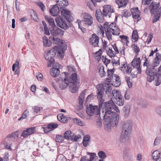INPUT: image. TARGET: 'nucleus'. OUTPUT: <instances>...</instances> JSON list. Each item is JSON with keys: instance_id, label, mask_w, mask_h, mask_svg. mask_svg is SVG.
I'll list each match as a JSON object with an SVG mask.
<instances>
[{"instance_id": "nucleus-33", "label": "nucleus", "mask_w": 161, "mask_h": 161, "mask_svg": "<svg viewBox=\"0 0 161 161\" xmlns=\"http://www.w3.org/2000/svg\"><path fill=\"white\" fill-rule=\"evenodd\" d=\"M99 75L101 77H104L106 75V73L104 70V67L103 66H101L99 68L98 71Z\"/></svg>"}, {"instance_id": "nucleus-30", "label": "nucleus", "mask_w": 161, "mask_h": 161, "mask_svg": "<svg viewBox=\"0 0 161 161\" xmlns=\"http://www.w3.org/2000/svg\"><path fill=\"white\" fill-rule=\"evenodd\" d=\"M159 54L160 55L159 53H157L156 54V57L154 59L153 62V67H157L159 64L160 59L158 56V55H159Z\"/></svg>"}, {"instance_id": "nucleus-7", "label": "nucleus", "mask_w": 161, "mask_h": 161, "mask_svg": "<svg viewBox=\"0 0 161 161\" xmlns=\"http://www.w3.org/2000/svg\"><path fill=\"white\" fill-rule=\"evenodd\" d=\"M100 108L97 106H93L92 104L86 107V112L88 115L92 116L93 115H98L100 114Z\"/></svg>"}, {"instance_id": "nucleus-36", "label": "nucleus", "mask_w": 161, "mask_h": 161, "mask_svg": "<svg viewBox=\"0 0 161 161\" xmlns=\"http://www.w3.org/2000/svg\"><path fill=\"white\" fill-rule=\"evenodd\" d=\"M160 153L159 151L156 150L154 151L152 154V156L153 158L154 159L156 160L158 158H160Z\"/></svg>"}, {"instance_id": "nucleus-35", "label": "nucleus", "mask_w": 161, "mask_h": 161, "mask_svg": "<svg viewBox=\"0 0 161 161\" xmlns=\"http://www.w3.org/2000/svg\"><path fill=\"white\" fill-rule=\"evenodd\" d=\"M52 36V39L53 40L51 41L52 44L53 43L54 44H56L57 45H59L60 43V39L58 38V37Z\"/></svg>"}, {"instance_id": "nucleus-48", "label": "nucleus", "mask_w": 161, "mask_h": 161, "mask_svg": "<svg viewBox=\"0 0 161 161\" xmlns=\"http://www.w3.org/2000/svg\"><path fill=\"white\" fill-rule=\"evenodd\" d=\"M32 109L34 112L38 114L41 110L43 109V108L42 107H38L37 106H35L32 107Z\"/></svg>"}, {"instance_id": "nucleus-13", "label": "nucleus", "mask_w": 161, "mask_h": 161, "mask_svg": "<svg viewBox=\"0 0 161 161\" xmlns=\"http://www.w3.org/2000/svg\"><path fill=\"white\" fill-rule=\"evenodd\" d=\"M103 13L104 14V16H108L109 18L111 17V13L114 12L113 9L111 8V6L110 5H105L103 7Z\"/></svg>"}, {"instance_id": "nucleus-41", "label": "nucleus", "mask_w": 161, "mask_h": 161, "mask_svg": "<svg viewBox=\"0 0 161 161\" xmlns=\"http://www.w3.org/2000/svg\"><path fill=\"white\" fill-rule=\"evenodd\" d=\"M58 124L56 123H51L48 124L47 126L48 127V128L51 130V131L52 130H54L57 128L58 127Z\"/></svg>"}, {"instance_id": "nucleus-49", "label": "nucleus", "mask_w": 161, "mask_h": 161, "mask_svg": "<svg viewBox=\"0 0 161 161\" xmlns=\"http://www.w3.org/2000/svg\"><path fill=\"white\" fill-rule=\"evenodd\" d=\"M108 49L109 50H107L108 55L111 58L114 57L115 54L114 51L112 50V48L111 49L110 48H108Z\"/></svg>"}, {"instance_id": "nucleus-19", "label": "nucleus", "mask_w": 161, "mask_h": 161, "mask_svg": "<svg viewBox=\"0 0 161 161\" xmlns=\"http://www.w3.org/2000/svg\"><path fill=\"white\" fill-rule=\"evenodd\" d=\"M53 39H52V36H50L48 38L46 36H44L42 37V42L44 46L46 47H49L52 45V41Z\"/></svg>"}, {"instance_id": "nucleus-2", "label": "nucleus", "mask_w": 161, "mask_h": 161, "mask_svg": "<svg viewBox=\"0 0 161 161\" xmlns=\"http://www.w3.org/2000/svg\"><path fill=\"white\" fill-rule=\"evenodd\" d=\"M57 53L58 56L61 58H64V52L62 48H61L58 46H54L51 50L48 51L46 54L44 55V56L45 59L48 61L47 65L48 67H51L52 63L55 62L54 58Z\"/></svg>"}, {"instance_id": "nucleus-20", "label": "nucleus", "mask_w": 161, "mask_h": 161, "mask_svg": "<svg viewBox=\"0 0 161 161\" xmlns=\"http://www.w3.org/2000/svg\"><path fill=\"white\" fill-rule=\"evenodd\" d=\"M59 10L58 5L56 4L50 9V12L53 16H56L59 13Z\"/></svg>"}, {"instance_id": "nucleus-56", "label": "nucleus", "mask_w": 161, "mask_h": 161, "mask_svg": "<svg viewBox=\"0 0 161 161\" xmlns=\"http://www.w3.org/2000/svg\"><path fill=\"white\" fill-rule=\"evenodd\" d=\"M50 25V30L51 29H53L56 28V25L53 19H52V20L49 23Z\"/></svg>"}, {"instance_id": "nucleus-47", "label": "nucleus", "mask_w": 161, "mask_h": 161, "mask_svg": "<svg viewBox=\"0 0 161 161\" xmlns=\"http://www.w3.org/2000/svg\"><path fill=\"white\" fill-rule=\"evenodd\" d=\"M131 47L133 48L134 51L135 52L136 55H137L140 51L139 47L135 44H132Z\"/></svg>"}, {"instance_id": "nucleus-23", "label": "nucleus", "mask_w": 161, "mask_h": 161, "mask_svg": "<svg viewBox=\"0 0 161 161\" xmlns=\"http://www.w3.org/2000/svg\"><path fill=\"white\" fill-rule=\"evenodd\" d=\"M60 71L59 69L55 67L51 68L50 71V73L51 76L53 77H56L59 75Z\"/></svg>"}, {"instance_id": "nucleus-29", "label": "nucleus", "mask_w": 161, "mask_h": 161, "mask_svg": "<svg viewBox=\"0 0 161 161\" xmlns=\"http://www.w3.org/2000/svg\"><path fill=\"white\" fill-rule=\"evenodd\" d=\"M115 2L119 8L125 7L127 2V0H115Z\"/></svg>"}, {"instance_id": "nucleus-60", "label": "nucleus", "mask_w": 161, "mask_h": 161, "mask_svg": "<svg viewBox=\"0 0 161 161\" xmlns=\"http://www.w3.org/2000/svg\"><path fill=\"white\" fill-rule=\"evenodd\" d=\"M84 99L79 98V104L78 106V109L79 110H81L83 108V104Z\"/></svg>"}, {"instance_id": "nucleus-27", "label": "nucleus", "mask_w": 161, "mask_h": 161, "mask_svg": "<svg viewBox=\"0 0 161 161\" xmlns=\"http://www.w3.org/2000/svg\"><path fill=\"white\" fill-rule=\"evenodd\" d=\"M57 117L58 120L62 123H66L68 122L67 118L64 116L63 114H59L57 115Z\"/></svg>"}, {"instance_id": "nucleus-28", "label": "nucleus", "mask_w": 161, "mask_h": 161, "mask_svg": "<svg viewBox=\"0 0 161 161\" xmlns=\"http://www.w3.org/2000/svg\"><path fill=\"white\" fill-rule=\"evenodd\" d=\"M130 106L129 105L125 106L123 109V114L125 118H127L129 114Z\"/></svg>"}, {"instance_id": "nucleus-15", "label": "nucleus", "mask_w": 161, "mask_h": 161, "mask_svg": "<svg viewBox=\"0 0 161 161\" xmlns=\"http://www.w3.org/2000/svg\"><path fill=\"white\" fill-rule=\"evenodd\" d=\"M99 37L95 34H93L89 39L90 42L94 47L98 46Z\"/></svg>"}, {"instance_id": "nucleus-37", "label": "nucleus", "mask_w": 161, "mask_h": 161, "mask_svg": "<svg viewBox=\"0 0 161 161\" xmlns=\"http://www.w3.org/2000/svg\"><path fill=\"white\" fill-rule=\"evenodd\" d=\"M122 97L116 99L115 100H114L115 103L119 106H122L124 104L123 99L122 98Z\"/></svg>"}, {"instance_id": "nucleus-24", "label": "nucleus", "mask_w": 161, "mask_h": 161, "mask_svg": "<svg viewBox=\"0 0 161 161\" xmlns=\"http://www.w3.org/2000/svg\"><path fill=\"white\" fill-rule=\"evenodd\" d=\"M141 63V60L140 58H134L131 63V65L134 68H137L140 66Z\"/></svg>"}, {"instance_id": "nucleus-57", "label": "nucleus", "mask_w": 161, "mask_h": 161, "mask_svg": "<svg viewBox=\"0 0 161 161\" xmlns=\"http://www.w3.org/2000/svg\"><path fill=\"white\" fill-rule=\"evenodd\" d=\"M36 4L38 6H39V7L41 8L42 11H44V10L45 9V7L44 4L42 2L40 1H38L36 3Z\"/></svg>"}, {"instance_id": "nucleus-64", "label": "nucleus", "mask_w": 161, "mask_h": 161, "mask_svg": "<svg viewBox=\"0 0 161 161\" xmlns=\"http://www.w3.org/2000/svg\"><path fill=\"white\" fill-rule=\"evenodd\" d=\"M8 153L6 152L5 153L4 156L3 157V160L4 161H8Z\"/></svg>"}, {"instance_id": "nucleus-6", "label": "nucleus", "mask_w": 161, "mask_h": 161, "mask_svg": "<svg viewBox=\"0 0 161 161\" xmlns=\"http://www.w3.org/2000/svg\"><path fill=\"white\" fill-rule=\"evenodd\" d=\"M131 128V125L129 124L125 123L124 125L122 128V131L120 138L121 142H125L128 140Z\"/></svg>"}, {"instance_id": "nucleus-11", "label": "nucleus", "mask_w": 161, "mask_h": 161, "mask_svg": "<svg viewBox=\"0 0 161 161\" xmlns=\"http://www.w3.org/2000/svg\"><path fill=\"white\" fill-rule=\"evenodd\" d=\"M55 20L57 25L60 28L66 30L69 28V26L67 24L66 20L61 16L57 17Z\"/></svg>"}, {"instance_id": "nucleus-50", "label": "nucleus", "mask_w": 161, "mask_h": 161, "mask_svg": "<svg viewBox=\"0 0 161 161\" xmlns=\"http://www.w3.org/2000/svg\"><path fill=\"white\" fill-rule=\"evenodd\" d=\"M102 122L100 117L98 118L97 119L96 125L97 127L100 129L101 127Z\"/></svg>"}, {"instance_id": "nucleus-34", "label": "nucleus", "mask_w": 161, "mask_h": 161, "mask_svg": "<svg viewBox=\"0 0 161 161\" xmlns=\"http://www.w3.org/2000/svg\"><path fill=\"white\" fill-rule=\"evenodd\" d=\"M122 17H125L128 18V17L130 16L131 15V13L128 10L125 9L122 12Z\"/></svg>"}, {"instance_id": "nucleus-45", "label": "nucleus", "mask_w": 161, "mask_h": 161, "mask_svg": "<svg viewBox=\"0 0 161 161\" xmlns=\"http://www.w3.org/2000/svg\"><path fill=\"white\" fill-rule=\"evenodd\" d=\"M99 157L102 159L106 158L107 157L105 152L103 151H100L98 153Z\"/></svg>"}, {"instance_id": "nucleus-44", "label": "nucleus", "mask_w": 161, "mask_h": 161, "mask_svg": "<svg viewBox=\"0 0 161 161\" xmlns=\"http://www.w3.org/2000/svg\"><path fill=\"white\" fill-rule=\"evenodd\" d=\"M128 151L129 149L126 148L124 149L123 151V157L126 160L127 159L129 156V153L128 152Z\"/></svg>"}, {"instance_id": "nucleus-61", "label": "nucleus", "mask_w": 161, "mask_h": 161, "mask_svg": "<svg viewBox=\"0 0 161 161\" xmlns=\"http://www.w3.org/2000/svg\"><path fill=\"white\" fill-rule=\"evenodd\" d=\"M153 37V34L152 33H150L148 35V37L147 39L146 42L147 44H148L151 42Z\"/></svg>"}, {"instance_id": "nucleus-51", "label": "nucleus", "mask_w": 161, "mask_h": 161, "mask_svg": "<svg viewBox=\"0 0 161 161\" xmlns=\"http://www.w3.org/2000/svg\"><path fill=\"white\" fill-rule=\"evenodd\" d=\"M83 19L82 21L87 19H91L92 17L88 13H84L82 14V15Z\"/></svg>"}, {"instance_id": "nucleus-14", "label": "nucleus", "mask_w": 161, "mask_h": 161, "mask_svg": "<svg viewBox=\"0 0 161 161\" xmlns=\"http://www.w3.org/2000/svg\"><path fill=\"white\" fill-rule=\"evenodd\" d=\"M55 29H51L50 30L52 36L57 37L58 36H63L64 35V31L57 27Z\"/></svg>"}, {"instance_id": "nucleus-9", "label": "nucleus", "mask_w": 161, "mask_h": 161, "mask_svg": "<svg viewBox=\"0 0 161 161\" xmlns=\"http://www.w3.org/2000/svg\"><path fill=\"white\" fill-rule=\"evenodd\" d=\"M97 90V96L98 100V103L103 102L105 101L104 97V88L102 84H99L96 86Z\"/></svg>"}, {"instance_id": "nucleus-10", "label": "nucleus", "mask_w": 161, "mask_h": 161, "mask_svg": "<svg viewBox=\"0 0 161 161\" xmlns=\"http://www.w3.org/2000/svg\"><path fill=\"white\" fill-rule=\"evenodd\" d=\"M66 6H62L60 7V10L61 14L63 15L65 19L69 22H70L73 19L71 12L65 8Z\"/></svg>"}, {"instance_id": "nucleus-53", "label": "nucleus", "mask_w": 161, "mask_h": 161, "mask_svg": "<svg viewBox=\"0 0 161 161\" xmlns=\"http://www.w3.org/2000/svg\"><path fill=\"white\" fill-rule=\"evenodd\" d=\"M119 37L121 38V41L123 43H125L127 39H128V37L127 36L124 35H120Z\"/></svg>"}, {"instance_id": "nucleus-63", "label": "nucleus", "mask_w": 161, "mask_h": 161, "mask_svg": "<svg viewBox=\"0 0 161 161\" xmlns=\"http://www.w3.org/2000/svg\"><path fill=\"white\" fill-rule=\"evenodd\" d=\"M112 34L113 35H119L120 34L119 29L117 28L115 30H114V31H112Z\"/></svg>"}, {"instance_id": "nucleus-32", "label": "nucleus", "mask_w": 161, "mask_h": 161, "mask_svg": "<svg viewBox=\"0 0 161 161\" xmlns=\"http://www.w3.org/2000/svg\"><path fill=\"white\" fill-rule=\"evenodd\" d=\"M60 7L62 6H67L68 5V2L67 0H56Z\"/></svg>"}, {"instance_id": "nucleus-17", "label": "nucleus", "mask_w": 161, "mask_h": 161, "mask_svg": "<svg viewBox=\"0 0 161 161\" xmlns=\"http://www.w3.org/2000/svg\"><path fill=\"white\" fill-rule=\"evenodd\" d=\"M86 154L87 155L90 156V158L87 159V156H84L81 158L80 161H92L95 158H96V159L98 158L97 156H96V154L95 153L87 152Z\"/></svg>"}, {"instance_id": "nucleus-43", "label": "nucleus", "mask_w": 161, "mask_h": 161, "mask_svg": "<svg viewBox=\"0 0 161 161\" xmlns=\"http://www.w3.org/2000/svg\"><path fill=\"white\" fill-rule=\"evenodd\" d=\"M84 23L86 25H88V26L91 25L93 23V18H91V19H87L83 21Z\"/></svg>"}, {"instance_id": "nucleus-54", "label": "nucleus", "mask_w": 161, "mask_h": 161, "mask_svg": "<svg viewBox=\"0 0 161 161\" xmlns=\"http://www.w3.org/2000/svg\"><path fill=\"white\" fill-rule=\"evenodd\" d=\"M112 31L110 30L105 31L107 37L109 41L112 40Z\"/></svg>"}, {"instance_id": "nucleus-16", "label": "nucleus", "mask_w": 161, "mask_h": 161, "mask_svg": "<svg viewBox=\"0 0 161 161\" xmlns=\"http://www.w3.org/2000/svg\"><path fill=\"white\" fill-rule=\"evenodd\" d=\"M131 12L133 18L137 19V22H138L141 19L140 17V12L139 10L137 7L132 8Z\"/></svg>"}, {"instance_id": "nucleus-55", "label": "nucleus", "mask_w": 161, "mask_h": 161, "mask_svg": "<svg viewBox=\"0 0 161 161\" xmlns=\"http://www.w3.org/2000/svg\"><path fill=\"white\" fill-rule=\"evenodd\" d=\"M116 24L115 23L112 22L108 26L109 30L114 31V29L113 28H116Z\"/></svg>"}, {"instance_id": "nucleus-38", "label": "nucleus", "mask_w": 161, "mask_h": 161, "mask_svg": "<svg viewBox=\"0 0 161 161\" xmlns=\"http://www.w3.org/2000/svg\"><path fill=\"white\" fill-rule=\"evenodd\" d=\"M122 97L116 99L115 100H114L115 103L119 106H122L124 104L123 99L122 98Z\"/></svg>"}, {"instance_id": "nucleus-5", "label": "nucleus", "mask_w": 161, "mask_h": 161, "mask_svg": "<svg viewBox=\"0 0 161 161\" xmlns=\"http://www.w3.org/2000/svg\"><path fill=\"white\" fill-rule=\"evenodd\" d=\"M104 119V124L106 127L110 126L112 124L116 125L119 120V116L118 114L116 113H113V114L111 116L107 115L105 117L103 116Z\"/></svg>"}, {"instance_id": "nucleus-8", "label": "nucleus", "mask_w": 161, "mask_h": 161, "mask_svg": "<svg viewBox=\"0 0 161 161\" xmlns=\"http://www.w3.org/2000/svg\"><path fill=\"white\" fill-rule=\"evenodd\" d=\"M150 63H147L146 62H144L143 64L144 66H146L147 67L146 72L147 75V80L148 82H151L154 79L153 77L151 75H153L154 71H156V69H155V67H153V64L152 65V67L149 68V66H150Z\"/></svg>"}, {"instance_id": "nucleus-4", "label": "nucleus", "mask_w": 161, "mask_h": 161, "mask_svg": "<svg viewBox=\"0 0 161 161\" xmlns=\"http://www.w3.org/2000/svg\"><path fill=\"white\" fill-rule=\"evenodd\" d=\"M160 6L159 2L156 3V2L153 1L150 5L149 9H150V12L151 14H154L156 12L153 19V23L158 20L161 16V6L158 8Z\"/></svg>"}, {"instance_id": "nucleus-58", "label": "nucleus", "mask_w": 161, "mask_h": 161, "mask_svg": "<svg viewBox=\"0 0 161 161\" xmlns=\"http://www.w3.org/2000/svg\"><path fill=\"white\" fill-rule=\"evenodd\" d=\"M125 79L128 85V86L129 88H130L132 86V83L130 81V78L129 77L126 76Z\"/></svg>"}, {"instance_id": "nucleus-39", "label": "nucleus", "mask_w": 161, "mask_h": 161, "mask_svg": "<svg viewBox=\"0 0 161 161\" xmlns=\"http://www.w3.org/2000/svg\"><path fill=\"white\" fill-rule=\"evenodd\" d=\"M122 97L116 99L115 100H114L115 103L119 106H122L124 104L123 99L122 98Z\"/></svg>"}, {"instance_id": "nucleus-62", "label": "nucleus", "mask_w": 161, "mask_h": 161, "mask_svg": "<svg viewBox=\"0 0 161 161\" xmlns=\"http://www.w3.org/2000/svg\"><path fill=\"white\" fill-rule=\"evenodd\" d=\"M109 26V23L108 22H106L104 24L103 26L105 32L106 31H108L109 30V28L108 27Z\"/></svg>"}, {"instance_id": "nucleus-42", "label": "nucleus", "mask_w": 161, "mask_h": 161, "mask_svg": "<svg viewBox=\"0 0 161 161\" xmlns=\"http://www.w3.org/2000/svg\"><path fill=\"white\" fill-rule=\"evenodd\" d=\"M64 138L63 136L57 135L55 137V141L57 142H61L64 140Z\"/></svg>"}, {"instance_id": "nucleus-40", "label": "nucleus", "mask_w": 161, "mask_h": 161, "mask_svg": "<svg viewBox=\"0 0 161 161\" xmlns=\"http://www.w3.org/2000/svg\"><path fill=\"white\" fill-rule=\"evenodd\" d=\"M132 37V39L134 40V42H136L138 41V36L137 32L136 30H135L133 31Z\"/></svg>"}, {"instance_id": "nucleus-1", "label": "nucleus", "mask_w": 161, "mask_h": 161, "mask_svg": "<svg viewBox=\"0 0 161 161\" xmlns=\"http://www.w3.org/2000/svg\"><path fill=\"white\" fill-rule=\"evenodd\" d=\"M80 82V80L77 77V74L73 73L71 75L69 79L66 76L63 80L62 79L59 81V86L60 88L63 90L69 85L70 91L73 93H75L78 90Z\"/></svg>"}, {"instance_id": "nucleus-25", "label": "nucleus", "mask_w": 161, "mask_h": 161, "mask_svg": "<svg viewBox=\"0 0 161 161\" xmlns=\"http://www.w3.org/2000/svg\"><path fill=\"white\" fill-rule=\"evenodd\" d=\"M112 96L113 98L115 100L116 99L122 97L120 95V91L116 90H113L112 91Z\"/></svg>"}, {"instance_id": "nucleus-22", "label": "nucleus", "mask_w": 161, "mask_h": 161, "mask_svg": "<svg viewBox=\"0 0 161 161\" xmlns=\"http://www.w3.org/2000/svg\"><path fill=\"white\" fill-rule=\"evenodd\" d=\"M91 142V137L89 135H86L84 136L82 143L84 147H87L89 146Z\"/></svg>"}, {"instance_id": "nucleus-26", "label": "nucleus", "mask_w": 161, "mask_h": 161, "mask_svg": "<svg viewBox=\"0 0 161 161\" xmlns=\"http://www.w3.org/2000/svg\"><path fill=\"white\" fill-rule=\"evenodd\" d=\"M67 70L68 71V72H64V74L65 75V77H68V76H69V74L71 73H72V74L73 73H75V71L76 70L75 66H67Z\"/></svg>"}, {"instance_id": "nucleus-46", "label": "nucleus", "mask_w": 161, "mask_h": 161, "mask_svg": "<svg viewBox=\"0 0 161 161\" xmlns=\"http://www.w3.org/2000/svg\"><path fill=\"white\" fill-rule=\"evenodd\" d=\"M115 77V81L116 85L114 84V87H118L121 84V80H120L119 76L118 75L114 76Z\"/></svg>"}, {"instance_id": "nucleus-52", "label": "nucleus", "mask_w": 161, "mask_h": 161, "mask_svg": "<svg viewBox=\"0 0 161 161\" xmlns=\"http://www.w3.org/2000/svg\"><path fill=\"white\" fill-rule=\"evenodd\" d=\"M73 120L74 123H76L79 125L80 126H83L84 125L83 123L82 122L80 119L75 118L73 119Z\"/></svg>"}, {"instance_id": "nucleus-12", "label": "nucleus", "mask_w": 161, "mask_h": 161, "mask_svg": "<svg viewBox=\"0 0 161 161\" xmlns=\"http://www.w3.org/2000/svg\"><path fill=\"white\" fill-rule=\"evenodd\" d=\"M36 130V128L35 127L27 128L23 131L21 136L25 138H26L29 136L35 133Z\"/></svg>"}, {"instance_id": "nucleus-18", "label": "nucleus", "mask_w": 161, "mask_h": 161, "mask_svg": "<svg viewBox=\"0 0 161 161\" xmlns=\"http://www.w3.org/2000/svg\"><path fill=\"white\" fill-rule=\"evenodd\" d=\"M154 72L153 75H151L154 77V79L153 80H155V85L158 86L161 83V75L159 73H157V71L156 70Z\"/></svg>"}, {"instance_id": "nucleus-59", "label": "nucleus", "mask_w": 161, "mask_h": 161, "mask_svg": "<svg viewBox=\"0 0 161 161\" xmlns=\"http://www.w3.org/2000/svg\"><path fill=\"white\" fill-rule=\"evenodd\" d=\"M32 12L33 14L31 15V19L35 21L37 20L38 19L37 14L34 10H32Z\"/></svg>"}, {"instance_id": "nucleus-31", "label": "nucleus", "mask_w": 161, "mask_h": 161, "mask_svg": "<svg viewBox=\"0 0 161 161\" xmlns=\"http://www.w3.org/2000/svg\"><path fill=\"white\" fill-rule=\"evenodd\" d=\"M72 132L70 130H68L64 134V137L66 139H70L72 140L73 139V136H72Z\"/></svg>"}, {"instance_id": "nucleus-21", "label": "nucleus", "mask_w": 161, "mask_h": 161, "mask_svg": "<svg viewBox=\"0 0 161 161\" xmlns=\"http://www.w3.org/2000/svg\"><path fill=\"white\" fill-rule=\"evenodd\" d=\"M104 15L103 12L102 13L100 9H97L96 11L95 16L99 22H101L103 21L104 19Z\"/></svg>"}, {"instance_id": "nucleus-3", "label": "nucleus", "mask_w": 161, "mask_h": 161, "mask_svg": "<svg viewBox=\"0 0 161 161\" xmlns=\"http://www.w3.org/2000/svg\"><path fill=\"white\" fill-rule=\"evenodd\" d=\"M114 106V103L112 99L107 102L103 101L99 103L98 105L100 109H102L103 113L104 114V117L113 113L112 110L113 109Z\"/></svg>"}]
</instances>
